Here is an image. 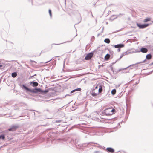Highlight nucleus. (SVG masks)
<instances>
[{"label":"nucleus","mask_w":153,"mask_h":153,"mask_svg":"<svg viewBox=\"0 0 153 153\" xmlns=\"http://www.w3.org/2000/svg\"><path fill=\"white\" fill-rule=\"evenodd\" d=\"M21 88H24L27 91L34 93H36L38 92L41 93V92L42 91V90L39 88H35L34 89H31L28 88L26 85H22Z\"/></svg>","instance_id":"f257e3e1"},{"label":"nucleus","mask_w":153,"mask_h":153,"mask_svg":"<svg viewBox=\"0 0 153 153\" xmlns=\"http://www.w3.org/2000/svg\"><path fill=\"white\" fill-rule=\"evenodd\" d=\"M102 90V87H100L98 89H92V90L90 91V94L93 97H97L99 96V94L101 93Z\"/></svg>","instance_id":"f03ea898"},{"label":"nucleus","mask_w":153,"mask_h":153,"mask_svg":"<svg viewBox=\"0 0 153 153\" xmlns=\"http://www.w3.org/2000/svg\"><path fill=\"white\" fill-rule=\"evenodd\" d=\"M116 110L114 109H112V108H109L106 109V115H111L115 113Z\"/></svg>","instance_id":"7ed1b4c3"},{"label":"nucleus","mask_w":153,"mask_h":153,"mask_svg":"<svg viewBox=\"0 0 153 153\" xmlns=\"http://www.w3.org/2000/svg\"><path fill=\"white\" fill-rule=\"evenodd\" d=\"M94 55L93 52L90 53L88 54L85 57V59L86 60H89Z\"/></svg>","instance_id":"20e7f679"},{"label":"nucleus","mask_w":153,"mask_h":153,"mask_svg":"<svg viewBox=\"0 0 153 153\" xmlns=\"http://www.w3.org/2000/svg\"><path fill=\"white\" fill-rule=\"evenodd\" d=\"M137 26L139 28H144L150 25L149 24H144L141 25L140 24L137 23Z\"/></svg>","instance_id":"39448f33"},{"label":"nucleus","mask_w":153,"mask_h":153,"mask_svg":"<svg viewBox=\"0 0 153 153\" xmlns=\"http://www.w3.org/2000/svg\"><path fill=\"white\" fill-rule=\"evenodd\" d=\"M18 128V126H17L14 125L9 128L8 130L10 131H13L16 130Z\"/></svg>","instance_id":"423d86ee"},{"label":"nucleus","mask_w":153,"mask_h":153,"mask_svg":"<svg viewBox=\"0 0 153 153\" xmlns=\"http://www.w3.org/2000/svg\"><path fill=\"white\" fill-rule=\"evenodd\" d=\"M30 85L33 86V87H36L38 85V83L36 82H34L33 81L32 82H30Z\"/></svg>","instance_id":"0eeeda50"},{"label":"nucleus","mask_w":153,"mask_h":153,"mask_svg":"<svg viewBox=\"0 0 153 153\" xmlns=\"http://www.w3.org/2000/svg\"><path fill=\"white\" fill-rule=\"evenodd\" d=\"M106 150L108 152L111 153H113L114 151V149L111 148H107Z\"/></svg>","instance_id":"6e6552de"},{"label":"nucleus","mask_w":153,"mask_h":153,"mask_svg":"<svg viewBox=\"0 0 153 153\" xmlns=\"http://www.w3.org/2000/svg\"><path fill=\"white\" fill-rule=\"evenodd\" d=\"M148 49L145 48H142L140 49V52L143 53H146L148 52Z\"/></svg>","instance_id":"1a4fd4ad"},{"label":"nucleus","mask_w":153,"mask_h":153,"mask_svg":"<svg viewBox=\"0 0 153 153\" xmlns=\"http://www.w3.org/2000/svg\"><path fill=\"white\" fill-rule=\"evenodd\" d=\"M114 47L116 48H122L124 47V45L123 44H120L115 45Z\"/></svg>","instance_id":"9d476101"},{"label":"nucleus","mask_w":153,"mask_h":153,"mask_svg":"<svg viewBox=\"0 0 153 153\" xmlns=\"http://www.w3.org/2000/svg\"><path fill=\"white\" fill-rule=\"evenodd\" d=\"M152 58V56L151 54H148L146 55V59L148 60L151 59Z\"/></svg>","instance_id":"9b49d317"},{"label":"nucleus","mask_w":153,"mask_h":153,"mask_svg":"<svg viewBox=\"0 0 153 153\" xmlns=\"http://www.w3.org/2000/svg\"><path fill=\"white\" fill-rule=\"evenodd\" d=\"M17 75V72H14L11 74V76L13 78L16 77Z\"/></svg>","instance_id":"f8f14e48"},{"label":"nucleus","mask_w":153,"mask_h":153,"mask_svg":"<svg viewBox=\"0 0 153 153\" xmlns=\"http://www.w3.org/2000/svg\"><path fill=\"white\" fill-rule=\"evenodd\" d=\"M81 90V88H76V89H74L73 90H72L71 93H72L74 92H75V91H80Z\"/></svg>","instance_id":"ddd939ff"},{"label":"nucleus","mask_w":153,"mask_h":153,"mask_svg":"<svg viewBox=\"0 0 153 153\" xmlns=\"http://www.w3.org/2000/svg\"><path fill=\"white\" fill-rule=\"evenodd\" d=\"M100 87H102L101 85H94V87L92 89H99V88Z\"/></svg>","instance_id":"4468645a"},{"label":"nucleus","mask_w":153,"mask_h":153,"mask_svg":"<svg viewBox=\"0 0 153 153\" xmlns=\"http://www.w3.org/2000/svg\"><path fill=\"white\" fill-rule=\"evenodd\" d=\"M151 18L147 17L144 20L143 22H147L148 21H151Z\"/></svg>","instance_id":"2eb2a0df"},{"label":"nucleus","mask_w":153,"mask_h":153,"mask_svg":"<svg viewBox=\"0 0 153 153\" xmlns=\"http://www.w3.org/2000/svg\"><path fill=\"white\" fill-rule=\"evenodd\" d=\"M5 138V136L4 134H2L0 135V139H2V140H4Z\"/></svg>","instance_id":"dca6fc26"},{"label":"nucleus","mask_w":153,"mask_h":153,"mask_svg":"<svg viewBox=\"0 0 153 153\" xmlns=\"http://www.w3.org/2000/svg\"><path fill=\"white\" fill-rule=\"evenodd\" d=\"M96 147L100 148L101 149H103L104 150H105V147L104 146H102L98 144V146H96Z\"/></svg>","instance_id":"f3484780"},{"label":"nucleus","mask_w":153,"mask_h":153,"mask_svg":"<svg viewBox=\"0 0 153 153\" xmlns=\"http://www.w3.org/2000/svg\"><path fill=\"white\" fill-rule=\"evenodd\" d=\"M110 55L107 54L106 55V60H108L110 58Z\"/></svg>","instance_id":"a211bd4d"},{"label":"nucleus","mask_w":153,"mask_h":153,"mask_svg":"<svg viewBox=\"0 0 153 153\" xmlns=\"http://www.w3.org/2000/svg\"><path fill=\"white\" fill-rule=\"evenodd\" d=\"M116 92V90L115 89H113L111 91V94L112 95H114Z\"/></svg>","instance_id":"6ab92c4d"},{"label":"nucleus","mask_w":153,"mask_h":153,"mask_svg":"<svg viewBox=\"0 0 153 153\" xmlns=\"http://www.w3.org/2000/svg\"><path fill=\"white\" fill-rule=\"evenodd\" d=\"M87 144V145H89L90 144V145H91V146H93V144H98L97 143H93V142H89V143H88Z\"/></svg>","instance_id":"aec40b11"},{"label":"nucleus","mask_w":153,"mask_h":153,"mask_svg":"<svg viewBox=\"0 0 153 153\" xmlns=\"http://www.w3.org/2000/svg\"><path fill=\"white\" fill-rule=\"evenodd\" d=\"M42 92H41V93H43L44 94H46L49 91V90L48 89L45 90H42Z\"/></svg>","instance_id":"412c9836"},{"label":"nucleus","mask_w":153,"mask_h":153,"mask_svg":"<svg viewBox=\"0 0 153 153\" xmlns=\"http://www.w3.org/2000/svg\"><path fill=\"white\" fill-rule=\"evenodd\" d=\"M101 116L105 115V110H104L101 114Z\"/></svg>","instance_id":"4be33fe9"},{"label":"nucleus","mask_w":153,"mask_h":153,"mask_svg":"<svg viewBox=\"0 0 153 153\" xmlns=\"http://www.w3.org/2000/svg\"><path fill=\"white\" fill-rule=\"evenodd\" d=\"M110 42V40L109 39H106V43H109Z\"/></svg>","instance_id":"5701e85b"},{"label":"nucleus","mask_w":153,"mask_h":153,"mask_svg":"<svg viewBox=\"0 0 153 153\" xmlns=\"http://www.w3.org/2000/svg\"><path fill=\"white\" fill-rule=\"evenodd\" d=\"M63 121V120H56L55 121V122L60 123Z\"/></svg>","instance_id":"b1692460"},{"label":"nucleus","mask_w":153,"mask_h":153,"mask_svg":"<svg viewBox=\"0 0 153 153\" xmlns=\"http://www.w3.org/2000/svg\"><path fill=\"white\" fill-rule=\"evenodd\" d=\"M49 13L51 17H52L51 11L50 9L49 10Z\"/></svg>","instance_id":"393cba45"},{"label":"nucleus","mask_w":153,"mask_h":153,"mask_svg":"<svg viewBox=\"0 0 153 153\" xmlns=\"http://www.w3.org/2000/svg\"><path fill=\"white\" fill-rule=\"evenodd\" d=\"M101 120H100V121L104 123L105 121V118L103 117H101Z\"/></svg>","instance_id":"a878e982"},{"label":"nucleus","mask_w":153,"mask_h":153,"mask_svg":"<svg viewBox=\"0 0 153 153\" xmlns=\"http://www.w3.org/2000/svg\"><path fill=\"white\" fill-rule=\"evenodd\" d=\"M54 57H53L52 58V59H51L49 61L45 62V63H48V62L51 61V60H54Z\"/></svg>","instance_id":"bb28decb"},{"label":"nucleus","mask_w":153,"mask_h":153,"mask_svg":"<svg viewBox=\"0 0 153 153\" xmlns=\"http://www.w3.org/2000/svg\"><path fill=\"white\" fill-rule=\"evenodd\" d=\"M74 37H73V38L70 41H67V42H71V41L73 40V39H74ZM66 42H64V43H66Z\"/></svg>","instance_id":"cd10ccee"},{"label":"nucleus","mask_w":153,"mask_h":153,"mask_svg":"<svg viewBox=\"0 0 153 153\" xmlns=\"http://www.w3.org/2000/svg\"><path fill=\"white\" fill-rule=\"evenodd\" d=\"M99 151H95L94 152V153H99Z\"/></svg>","instance_id":"c85d7f7f"},{"label":"nucleus","mask_w":153,"mask_h":153,"mask_svg":"<svg viewBox=\"0 0 153 153\" xmlns=\"http://www.w3.org/2000/svg\"><path fill=\"white\" fill-rule=\"evenodd\" d=\"M63 43H59V44H55V43H54V44H52V45H60V44H63Z\"/></svg>","instance_id":"c756f323"},{"label":"nucleus","mask_w":153,"mask_h":153,"mask_svg":"<svg viewBox=\"0 0 153 153\" xmlns=\"http://www.w3.org/2000/svg\"><path fill=\"white\" fill-rule=\"evenodd\" d=\"M30 61L31 62H35V61H33V60H30Z\"/></svg>","instance_id":"7c9ffc66"},{"label":"nucleus","mask_w":153,"mask_h":153,"mask_svg":"<svg viewBox=\"0 0 153 153\" xmlns=\"http://www.w3.org/2000/svg\"><path fill=\"white\" fill-rule=\"evenodd\" d=\"M100 35H101V33L98 34L97 35V36L98 37Z\"/></svg>","instance_id":"2f4dec72"},{"label":"nucleus","mask_w":153,"mask_h":153,"mask_svg":"<svg viewBox=\"0 0 153 153\" xmlns=\"http://www.w3.org/2000/svg\"><path fill=\"white\" fill-rule=\"evenodd\" d=\"M32 114L33 115H34L35 116V113L34 112H32Z\"/></svg>","instance_id":"473e14b6"},{"label":"nucleus","mask_w":153,"mask_h":153,"mask_svg":"<svg viewBox=\"0 0 153 153\" xmlns=\"http://www.w3.org/2000/svg\"><path fill=\"white\" fill-rule=\"evenodd\" d=\"M33 77V76H30V78H29V79H30L31 78H32Z\"/></svg>","instance_id":"72a5a7b5"},{"label":"nucleus","mask_w":153,"mask_h":153,"mask_svg":"<svg viewBox=\"0 0 153 153\" xmlns=\"http://www.w3.org/2000/svg\"><path fill=\"white\" fill-rule=\"evenodd\" d=\"M64 1L65 4H66V0H63Z\"/></svg>","instance_id":"f704fd0d"},{"label":"nucleus","mask_w":153,"mask_h":153,"mask_svg":"<svg viewBox=\"0 0 153 153\" xmlns=\"http://www.w3.org/2000/svg\"><path fill=\"white\" fill-rule=\"evenodd\" d=\"M46 125H41V126H45Z\"/></svg>","instance_id":"c9c22d12"},{"label":"nucleus","mask_w":153,"mask_h":153,"mask_svg":"<svg viewBox=\"0 0 153 153\" xmlns=\"http://www.w3.org/2000/svg\"><path fill=\"white\" fill-rule=\"evenodd\" d=\"M3 66L2 65H0V67H1Z\"/></svg>","instance_id":"e433bc0d"},{"label":"nucleus","mask_w":153,"mask_h":153,"mask_svg":"<svg viewBox=\"0 0 153 153\" xmlns=\"http://www.w3.org/2000/svg\"><path fill=\"white\" fill-rule=\"evenodd\" d=\"M36 76V74H35L34 75H33V76Z\"/></svg>","instance_id":"4c0bfd02"},{"label":"nucleus","mask_w":153,"mask_h":153,"mask_svg":"<svg viewBox=\"0 0 153 153\" xmlns=\"http://www.w3.org/2000/svg\"><path fill=\"white\" fill-rule=\"evenodd\" d=\"M94 36H93L92 38V39H94Z\"/></svg>","instance_id":"58836bf2"},{"label":"nucleus","mask_w":153,"mask_h":153,"mask_svg":"<svg viewBox=\"0 0 153 153\" xmlns=\"http://www.w3.org/2000/svg\"><path fill=\"white\" fill-rule=\"evenodd\" d=\"M91 16H92L93 17V15H92V13H91Z\"/></svg>","instance_id":"ea45409f"},{"label":"nucleus","mask_w":153,"mask_h":153,"mask_svg":"<svg viewBox=\"0 0 153 153\" xmlns=\"http://www.w3.org/2000/svg\"><path fill=\"white\" fill-rule=\"evenodd\" d=\"M95 113H96V112H94L92 114H95Z\"/></svg>","instance_id":"a19ab883"},{"label":"nucleus","mask_w":153,"mask_h":153,"mask_svg":"<svg viewBox=\"0 0 153 153\" xmlns=\"http://www.w3.org/2000/svg\"><path fill=\"white\" fill-rule=\"evenodd\" d=\"M103 134H104V133H102V134H101V135H103Z\"/></svg>","instance_id":"79ce46f5"},{"label":"nucleus","mask_w":153,"mask_h":153,"mask_svg":"<svg viewBox=\"0 0 153 153\" xmlns=\"http://www.w3.org/2000/svg\"><path fill=\"white\" fill-rule=\"evenodd\" d=\"M104 41V42H105V39Z\"/></svg>","instance_id":"37998d69"},{"label":"nucleus","mask_w":153,"mask_h":153,"mask_svg":"<svg viewBox=\"0 0 153 153\" xmlns=\"http://www.w3.org/2000/svg\"><path fill=\"white\" fill-rule=\"evenodd\" d=\"M104 59L105 60V56L104 57Z\"/></svg>","instance_id":"c03bdc74"},{"label":"nucleus","mask_w":153,"mask_h":153,"mask_svg":"<svg viewBox=\"0 0 153 153\" xmlns=\"http://www.w3.org/2000/svg\"><path fill=\"white\" fill-rule=\"evenodd\" d=\"M104 27H103L102 28V29L103 30L104 29Z\"/></svg>","instance_id":"a18cd8bd"},{"label":"nucleus","mask_w":153,"mask_h":153,"mask_svg":"<svg viewBox=\"0 0 153 153\" xmlns=\"http://www.w3.org/2000/svg\"><path fill=\"white\" fill-rule=\"evenodd\" d=\"M151 64L152 65H153V62L152 63H151Z\"/></svg>","instance_id":"49530a36"},{"label":"nucleus","mask_w":153,"mask_h":153,"mask_svg":"<svg viewBox=\"0 0 153 153\" xmlns=\"http://www.w3.org/2000/svg\"><path fill=\"white\" fill-rule=\"evenodd\" d=\"M77 36V34H76V35L75 36Z\"/></svg>","instance_id":"de8ad7c7"},{"label":"nucleus","mask_w":153,"mask_h":153,"mask_svg":"<svg viewBox=\"0 0 153 153\" xmlns=\"http://www.w3.org/2000/svg\"><path fill=\"white\" fill-rule=\"evenodd\" d=\"M59 56H56L55 57H58Z\"/></svg>","instance_id":"09e8293b"},{"label":"nucleus","mask_w":153,"mask_h":153,"mask_svg":"<svg viewBox=\"0 0 153 153\" xmlns=\"http://www.w3.org/2000/svg\"><path fill=\"white\" fill-rule=\"evenodd\" d=\"M67 95H66V96H67Z\"/></svg>","instance_id":"8fccbe9b"},{"label":"nucleus","mask_w":153,"mask_h":153,"mask_svg":"<svg viewBox=\"0 0 153 153\" xmlns=\"http://www.w3.org/2000/svg\"><path fill=\"white\" fill-rule=\"evenodd\" d=\"M101 117H100V118Z\"/></svg>","instance_id":"3c124183"},{"label":"nucleus","mask_w":153,"mask_h":153,"mask_svg":"<svg viewBox=\"0 0 153 153\" xmlns=\"http://www.w3.org/2000/svg\"><path fill=\"white\" fill-rule=\"evenodd\" d=\"M81 20V19H80V20Z\"/></svg>","instance_id":"603ef678"},{"label":"nucleus","mask_w":153,"mask_h":153,"mask_svg":"<svg viewBox=\"0 0 153 153\" xmlns=\"http://www.w3.org/2000/svg\"><path fill=\"white\" fill-rule=\"evenodd\" d=\"M152 22L153 23V21H152Z\"/></svg>","instance_id":"864d4df0"}]
</instances>
